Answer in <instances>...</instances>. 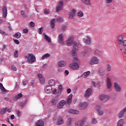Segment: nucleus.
I'll list each match as a JSON object with an SVG mask.
<instances>
[{"instance_id":"1","label":"nucleus","mask_w":126,"mask_h":126,"mask_svg":"<svg viewBox=\"0 0 126 126\" xmlns=\"http://www.w3.org/2000/svg\"><path fill=\"white\" fill-rule=\"evenodd\" d=\"M26 59L28 63H35L36 62V58L32 54H29L28 56H26Z\"/></svg>"},{"instance_id":"2","label":"nucleus","mask_w":126,"mask_h":126,"mask_svg":"<svg viewBox=\"0 0 126 126\" xmlns=\"http://www.w3.org/2000/svg\"><path fill=\"white\" fill-rule=\"evenodd\" d=\"M98 99L100 100V101H102V102L105 103V102H107V101L109 100L110 96L106 94H100L99 96Z\"/></svg>"},{"instance_id":"3","label":"nucleus","mask_w":126,"mask_h":126,"mask_svg":"<svg viewBox=\"0 0 126 126\" xmlns=\"http://www.w3.org/2000/svg\"><path fill=\"white\" fill-rule=\"evenodd\" d=\"M75 42H74V38L73 37L70 36L66 39V45L69 46H72Z\"/></svg>"},{"instance_id":"4","label":"nucleus","mask_w":126,"mask_h":126,"mask_svg":"<svg viewBox=\"0 0 126 126\" xmlns=\"http://www.w3.org/2000/svg\"><path fill=\"white\" fill-rule=\"evenodd\" d=\"M69 67L74 70H77V69L79 68V64H78L76 62H73L69 65Z\"/></svg>"},{"instance_id":"5","label":"nucleus","mask_w":126,"mask_h":126,"mask_svg":"<svg viewBox=\"0 0 126 126\" xmlns=\"http://www.w3.org/2000/svg\"><path fill=\"white\" fill-rule=\"evenodd\" d=\"M113 86L115 89V91L118 93H121L122 92V87L118 84L117 82H114L113 84Z\"/></svg>"},{"instance_id":"6","label":"nucleus","mask_w":126,"mask_h":126,"mask_svg":"<svg viewBox=\"0 0 126 126\" xmlns=\"http://www.w3.org/2000/svg\"><path fill=\"white\" fill-rule=\"evenodd\" d=\"M99 63V59L96 57H93L90 62V64L94 65Z\"/></svg>"},{"instance_id":"7","label":"nucleus","mask_w":126,"mask_h":126,"mask_svg":"<svg viewBox=\"0 0 126 126\" xmlns=\"http://www.w3.org/2000/svg\"><path fill=\"white\" fill-rule=\"evenodd\" d=\"M63 1L61 0L56 7V11L59 12L60 10H62V9H63Z\"/></svg>"},{"instance_id":"8","label":"nucleus","mask_w":126,"mask_h":126,"mask_svg":"<svg viewBox=\"0 0 126 126\" xmlns=\"http://www.w3.org/2000/svg\"><path fill=\"white\" fill-rule=\"evenodd\" d=\"M97 110V113L98 116H103L104 115V111L102 110H101V105L97 104L96 106Z\"/></svg>"},{"instance_id":"9","label":"nucleus","mask_w":126,"mask_h":126,"mask_svg":"<svg viewBox=\"0 0 126 126\" xmlns=\"http://www.w3.org/2000/svg\"><path fill=\"white\" fill-rule=\"evenodd\" d=\"M87 119L86 118H84L80 121L76 122L75 125H77L78 126H83L85 125V123H86Z\"/></svg>"},{"instance_id":"10","label":"nucleus","mask_w":126,"mask_h":126,"mask_svg":"<svg viewBox=\"0 0 126 126\" xmlns=\"http://www.w3.org/2000/svg\"><path fill=\"white\" fill-rule=\"evenodd\" d=\"M58 43L61 45H63V43H64V41L63 40V34L61 33L58 36Z\"/></svg>"},{"instance_id":"11","label":"nucleus","mask_w":126,"mask_h":126,"mask_svg":"<svg viewBox=\"0 0 126 126\" xmlns=\"http://www.w3.org/2000/svg\"><path fill=\"white\" fill-rule=\"evenodd\" d=\"M65 105V100H61L57 105V109H62L63 107Z\"/></svg>"},{"instance_id":"12","label":"nucleus","mask_w":126,"mask_h":126,"mask_svg":"<svg viewBox=\"0 0 126 126\" xmlns=\"http://www.w3.org/2000/svg\"><path fill=\"white\" fill-rule=\"evenodd\" d=\"M76 12V10H74V9H72V10L69 12L68 15L69 17L68 18L69 19H73V17H74L75 15V12Z\"/></svg>"},{"instance_id":"13","label":"nucleus","mask_w":126,"mask_h":126,"mask_svg":"<svg viewBox=\"0 0 126 126\" xmlns=\"http://www.w3.org/2000/svg\"><path fill=\"white\" fill-rule=\"evenodd\" d=\"M91 93H92V89H88L86 90L84 96L86 98H87V97H89L90 95H91Z\"/></svg>"},{"instance_id":"14","label":"nucleus","mask_w":126,"mask_h":126,"mask_svg":"<svg viewBox=\"0 0 126 126\" xmlns=\"http://www.w3.org/2000/svg\"><path fill=\"white\" fill-rule=\"evenodd\" d=\"M3 16L4 18H6L7 16V8L6 6H3L2 8Z\"/></svg>"},{"instance_id":"15","label":"nucleus","mask_w":126,"mask_h":126,"mask_svg":"<svg viewBox=\"0 0 126 126\" xmlns=\"http://www.w3.org/2000/svg\"><path fill=\"white\" fill-rule=\"evenodd\" d=\"M84 42L86 45H90L91 44V38L89 36H87L84 39Z\"/></svg>"},{"instance_id":"16","label":"nucleus","mask_w":126,"mask_h":126,"mask_svg":"<svg viewBox=\"0 0 126 126\" xmlns=\"http://www.w3.org/2000/svg\"><path fill=\"white\" fill-rule=\"evenodd\" d=\"M126 112V107L124 108V109L122 110L118 114V117L119 119H121L123 118L124 115H125V113Z\"/></svg>"},{"instance_id":"17","label":"nucleus","mask_w":126,"mask_h":126,"mask_svg":"<svg viewBox=\"0 0 126 126\" xmlns=\"http://www.w3.org/2000/svg\"><path fill=\"white\" fill-rule=\"evenodd\" d=\"M106 82H107V87L108 89H111L112 87V82H111V79L109 78H106Z\"/></svg>"},{"instance_id":"18","label":"nucleus","mask_w":126,"mask_h":126,"mask_svg":"<svg viewBox=\"0 0 126 126\" xmlns=\"http://www.w3.org/2000/svg\"><path fill=\"white\" fill-rule=\"evenodd\" d=\"M68 113L70 114H73L74 115H78L80 113L79 111L75 109H69Z\"/></svg>"},{"instance_id":"19","label":"nucleus","mask_w":126,"mask_h":126,"mask_svg":"<svg viewBox=\"0 0 126 126\" xmlns=\"http://www.w3.org/2000/svg\"><path fill=\"white\" fill-rule=\"evenodd\" d=\"M38 77L39 78L40 83H42V84H44V83H45V78H44L43 75L41 74H38Z\"/></svg>"},{"instance_id":"20","label":"nucleus","mask_w":126,"mask_h":126,"mask_svg":"<svg viewBox=\"0 0 126 126\" xmlns=\"http://www.w3.org/2000/svg\"><path fill=\"white\" fill-rule=\"evenodd\" d=\"M59 66H60V67H63L66 65V62L64 61H61L58 63Z\"/></svg>"},{"instance_id":"21","label":"nucleus","mask_w":126,"mask_h":126,"mask_svg":"<svg viewBox=\"0 0 126 126\" xmlns=\"http://www.w3.org/2000/svg\"><path fill=\"white\" fill-rule=\"evenodd\" d=\"M50 23H51L50 26L52 29H54V28H55V26H56V19H52L51 20Z\"/></svg>"},{"instance_id":"22","label":"nucleus","mask_w":126,"mask_h":126,"mask_svg":"<svg viewBox=\"0 0 126 126\" xmlns=\"http://www.w3.org/2000/svg\"><path fill=\"white\" fill-rule=\"evenodd\" d=\"M44 121L41 120L37 121L35 123V126H44Z\"/></svg>"},{"instance_id":"23","label":"nucleus","mask_w":126,"mask_h":126,"mask_svg":"<svg viewBox=\"0 0 126 126\" xmlns=\"http://www.w3.org/2000/svg\"><path fill=\"white\" fill-rule=\"evenodd\" d=\"M72 102V94H70L67 98V103L68 105H70Z\"/></svg>"},{"instance_id":"24","label":"nucleus","mask_w":126,"mask_h":126,"mask_svg":"<svg viewBox=\"0 0 126 126\" xmlns=\"http://www.w3.org/2000/svg\"><path fill=\"white\" fill-rule=\"evenodd\" d=\"M63 119L62 117H59L58 119L57 126H61L63 124Z\"/></svg>"},{"instance_id":"25","label":"nucleus","mask_w":126,"mask_h":126,"mask_svg":"<svg viewBox=\"0 0 126 126\" xmlns=\"http://www.w3.org/2000/svg\"><path fill=\"white\" fill-rule=\"evenodd\" d=\"M125 125V120L122 119H120L117 123V126H124Z\"/></svg>"},{"instance_id":"26","label":"nucleus","mask_w":126,"mask_h":126,"mask_svg":"<svg viewBox=\"0 0 126 126\" xmlns=\"http://www.w3.org/2000/svg\"><path fill=\"white\" fill-rule=\"evenodd\" d=\"M48 84L49 86H55L56 85V81L54 79H51L48 82Z\"/></svg>"},{"instance_id":"27","label":"nucleus","mask_w":126,"mask_h":126,"mask_svg":"<svg viewBox=\"0 0 126 126\" xmlns=\"http://www.w3.org/2000/svg\"><path fill=\"white\" fill-rule=\"evenodd\" d=\"M59 101V99L57 97H55L54 98H53L51 100V103L53 106H55V105H57V103H58Z\"/></svg>"},{"instance_id":"28","label":"nucleus","mask_w":126,"mask_h":126,"mask_svg":"<svg viewBox=\"0 0 126 126\" xmlns=\"http://www.w3.org/2000/svg\"><path fill=\"white\" fill-rule=\"evenodd\" d=\"M90 73H91L90 71L85 72L82 75V77H83V78H86V77H87V76H88Z\"/></svg>"},{"instance_id":"29","label":"nucleus","mask_w":126,"mask_h":126,"mask_svg":"<svg viewBox=\"0 0 126 126\" xmlns=\"http://www.w3.org/2000/svg\"><path fill=\"white\" fill-rule=\"evenodd\" d=\"M45 91L47 92V93H49L50 91H52V87H51L50 85L46 86Z\"/></svg>"},{"instance_id":"30","label":"nucleus","mask_w":126,"mask_h":126,"mask_svg":"<svg viewBox=\"0 0 126 126\" xmlns=\"http://www.w3.org/2000/svg\"><path fill=\"white\" fill-rule=\"evenodd\" d=\"M117 39L118 41V44L119 45H121V44H122V42H123V40H124V39L123 38V36L120 35L117 37Z\"/></svg>"},{"instance_id":"31","label":"nucleus","mask_w":126,"mask_h":126,"mask_svg":"<svg viewBox=\"0 0 126 126\" xmlns=\"http://www.w3.org/2000/svg\"><path fill=\"white\" fill-rule=\"evenodd\" d=\"M21 97H22V94L20 93L14 97V100H18Z\"/></svg>"},{"instance_id":"32","label":"nucleus","mask_w":126,"mask_h":126,"mask_svg":"<svg viewBox=\"0 0 126 126\" xmlns=\"http://www.w3.org/2000/svg\"><path fill=\"white\" fill-rule=\"evenodd\" d=\"M105 70L104 69H100L99 71V75L100 76H104L105 75Z\"/></svg>"},{"instance_id":"33","label":"nucleus","mask_w":126,"mask_h":126,"mask_svg":"<svg viewBox=\"0 0 126 126\" xmlns=\"http://www.w3.org/2000/svg\"><path fill=\"white\" fill-rule=\"evenodd\" d=\"M82 1L83 3H85V4H87V5H91L90 0H82Z\"/></svg>"},{"instance_id":"34","label":"nucleus","mask_w":126,"mask_h":126,"mask_svg":"<svg viewBox=\"0 0 126 126\" xmlns=\"http://www.w3.org/2000/svg\"><path fill=\"white\" fill-rule=\"evenodd\" d=\"M51 56L50 54L49 53H46L44 54L42 57H41L42 60H45V59H47L48 58H49V57Z\"/></svg>"},{"instance_id":"35","label":"nucleus","mask_w":126,"mask_h":126,"mask_svg":"<svg viewBox=\"0 0 126 126\" xmlns=\"http://www.w3.org/2000/svg\"><path fill=\"white\" fill-rule=\"evenodd\" d=\"M94 55L95 56H102V53L99 51L98 50H95V51L94 53Z\"/></svg>"},{"instance_id":"36","label":"nucleus","mask_w":126,"mask_h":126,"mask_svg":"<svg viewBox=\"0 0 126 126\" xmlns=\"http://www.w3.org/2000/svg\"><path fill=\"white\" fill-rule=\"evenodd\" d=\"M44 38L46 41H48V43H51L52 42L51 38L49 37V36H48L46 34H44Z\"/></svg>"},{"instance_id":"37","label":"nucleus","mask_w":126,"mask_h":126,"mask_svg":"<svg viewBox=\"0 0 126 126\" xmlns=\"http://www.w3.org/2000/svg\"><path fill=\"white\" fill-rule=\"evenodd\" d=\"M74 46L73 47V50H75V51H77L78 50V44H77V42H74Z\"/></svg>"},{"instance_id":"38","label":"nucleus","mask_w":126,"mask_h":126,"mask_svg":"<svg viewBox=\"0 0 126 126\" xmlns=\"http://www.w3.org/2000/svg\"><path fill=\"white\" fill-rule=\"evenodd\" d=\"M0 89L3 91V92H6V89L3 87V85H2V83H0Z\"/></svg>"},{"instance_id":"39","label":"nucleus","mask_w":126,"mask_h":126,"mask_svg":"<svg viewBox=\"0 0 126 126\" xmlns=\"http://www.w3.org/2000/svg\"><path fill=\"white\" fill-rule=\"evenodd\" d=\"M14 37H15V38H16L17 39H19V38L21 37V33H20V32H18L15 34Z\"/></svg>"},{"instance_id":"40","label":"nucleus","mask_w":126,"mask_h":126,"mask_svg":"<svg viewBox=\"0 0 126 126\" xmlns=\"http://www.w3.org/2000/svg\"><path fill=\"white\" fill-rule=\"evenodd\" d=\"M6 113V108H3L0 110V115H4Z\"/></svg>"},{"instance_id":"41","label":"nucleus","mask_w":126,"mask_h":126,"mask_svg":"<svg viewBox=\"0 0 126 126\" xmlns=\"http://www.w3.org/2000/svg\"><path fill=\"white\" fill-rule=\"evenodd\" d=\"M81 107L82 109H85L86 107H87V102H84L81 105Z\"/></svg>"},{"instance_id":"42","label":"nucleus","mask_w":126,"mask_h":126,"mask_svg":"<svg viewBox=\"0 0 126 126\" xmlns=\"http://www.w3.org/2000/svg\"><path fill=\"white\" fill-rule=\"evenodd\" d=\"M76 50H73L71 51V55L72 56V57H76V56H77V55L76 54Z\"/></svg>"},{"instance_id":"43","label":"nucleus","mask_w":126,"mask_h":126,"mask_svg":"<svg viewBox=\"0 0 126 126\" xmlns=\"http://www.w3.org/2000/svg\"><path fill=\"white\" fill-rule=\"evenodd\" d=\"M106 69H107V71H111L112 69V66H111V65H110L109 64H108Z\"/></svg>"},{"instance_id":"44","label":"nucleus","mask_w":126,"mask_h":126,"mask_svg":"<svg viewBox=\"0 0 126 126\" xmlns=\"http://www.w3.org/2000/svg\"><path fill=\"white\" fill-rule=\"evenodd\" d=\"M43 30L42 27L40 28L38 30V32L39 34H43Z\"/></svg>"},{"instance_id":"45","label":"nucleus","mask_w":126,"mask_h":126,"mask_svg":"<svg viewBox=\"0 0 126 126\" xmlns=\"http://www.w3.org/2000/svg\"><path fill=\"white\" fill-rule=\"evenodd\" d=\"M63 91V86L62 85H60L59 86V91L58 92L61 93Z\"/></svg>"},{"instance_id":"46","label":"nucleus","mask_w":126,"mask_h":126,"mask_svg":"<svg viewBox=\"0 0 126 126\" xmlns=\"http://www.w3.org/2000/svg\"><path fill=\"white\" fill-rule=\"evenodd\" d=\"M21 14L23 17H27V16L25 15V11L22 10L21 11Z\"/></svg>"},{"instance_id":"47","label":"nucleus","mask_w":126,"mask_h":126,"mask_svg":"<svg viewBox=\"0 0 126 126\" xmlns=\"http://www.w3.org/2000/svg\"><path fill=\"white\" fill-rule=\"evenodd\" d=\"M73 63H78V59H77V57L76 56L73 58Z\"/></svg>"},{"instance_id":"48","label":"nucleus","mask_w":126,"mask_h":126,"mask_svg":"<svg viewBox=\"0 0 126 126\" xmlns=\"http://www.w3.org/2000/svg\"><path fill=\"white\" fill-rule=\"evenodd\" d=\"M11 67L14 71H16V70H17V67L13 65H11Z\"/></svg>"},{"instance_id":"49","label":"nucleus","mask_w":126,"mask_h":126,"mask_svg":"<svg viewBox=\"0 0 126 126\" xmlns=\"http://www.w3.org/2000/svg\"><path fill=\"white\" fill-rule=\"evenodd\" d=\"M57 22H62V21H63V18H58L56 19Z\"/></svg>"},{"instance_id":"50","label":"nucleus","mask_w":126,"mask_h":126,"mask_svg":"<svg viewBox=\"0 0 126 126\" xmlns=\"http://www.w3.org/2000/svg\"><path fill=\"white\" fill-rule=\"evenodd\" d=\"M66 29V27L65 26H62L61 27V30L63 32V31H65V30Z\"/></svg>"},{"instance_id":"51","label":"nucleus","mask_w":126,"mask_h":126,"mask_svg":"<svg viewBox=\"0 0 126 126\" xmlns=\"http://www.w3.org/2000/svg\"><path fill=\"white\" fill-rule=\"evenodd\" d=\"M98 123V121H97V120H96V119L94 118L92 120V123L94 125H96V124H97Z\"/></svg>"},{"instance_id":"52","label":"nucleus","mask_w":126,"mask_h":126,"mask_svg":"<svg viewBox=\"0 0 126 126\" xmlns=\"http://www.w3.org/2000/svg\"><path fill=\"white\" fill-rule=\"evenodd\" d=\"M78 15L79 17H82V16H83L84 14L83 12L80 11L78 13Z\"/></svg>"},{"instance_id":"53","label":"nucleus","mask_w":126,"mask_h":126,"mask_svg":"<svg viewBox=\"0 0 126 126\" xmlns=\"http://www.w3.org/2000/svg\"><path fill=\"white\" fill-rule=\"evenodd\" d=\"M14 57H15V58H17L18 57V51H17V50L15 51Z\"/></svg>"},{"instance_id":"54","label":"nucleus","mask_w":126,"mask_h":126,"mask_svg":"<svg viewBox=\"0 0 126 126\" xmlns=\"http://www.w3.org/2000/svg\"><path fill=\"white\" fill-rule=\"evenodd\" d=\"M0 34L3 35V36L6 35V33H5V32L2 31L1 30H0Z\"/></svg>"},{"instance_id":"55","label":"nucleus","mask_w":126,"mask_h":126,"mask_svg":"<svg viewBox=\"0 0 126 126\" xmlns=\"http://www.w3.org/2000/svg\"><path fill=\"white\" fill-rule=\"evenodd\" d=\"M30 25H31V27H35V23L32 21L30 22Z\"/></svg>"},{"instance_id":"56","label":"nucleus","mask_w":126,"mask_h":126,"mask_svg":"<svg viewBox=\"0 0 126 126\" xmlns=\"http://www.w3.org/2000/svg\"><path fill=\"white\" fill-rule=\"evenodd\" d=\"M23 33L24 34H27L28 33V29H25L23 30Z\"/></svg>"},{"instance_id":"57","label":"nucleus","mask_w":126,"mask_h":126,"mask_svg":"<svg viewBox=\"0 0 126 126\" xmlns=\"http://www.w3.org/2000/svg\"><path fill=\"white\" fill-rule=\"evenodd\" d=\"M17 115L18 117H20V116H21V112H20V110H18L17 111Z\"/></svg>"},{"instance_id":"58","label":"nucleus","mask_w":126,"mask_h":126,"mask_svg":"<svg viewBox=\"0 0 126 126\" xmlns=\"http://www.w3.org/2000/svg\"><path fill=\"white\" fill-rule=\"evenodd\" d=\"M44 12L46 14H49V13H50V10L45 9V10H44Z\"/></svg>"},{"instance_id":"59","label":"nucleus","mask_w":126,"mask_h":126,"mask_svg":"<svg viewBox=\"0 0 126 126\" xmlns=\"http://www.w3.org/2000/svg\"><path fill=\"white\" fill-rule=\"evenodd\" d=\"M71 124V122L70 121V120H68L67 121V126H70V125Z\"/></svg>"},{"instance_id":"60","label":"nucleus","mask_w":126,"mask_h":126,"mask_svg":"<svg viewBox=\"0 0 126 126\" xmlns=\"http://www.w3.org/2000/svg\"><path fill=\"white\" fill-rule=\"evenodd\" d=\"M113 1V0H106V3L108 4V3H111Z\"/></svg>"},{"instance_id":"61","label":"nucleus","mask_w":126,"mask_h":126,"mask_svg":"<svg viewBox=\"0 0 126 126\" xmlns=\"http://www.w3.org/2000/svg\"><path fill=\"white\" fill-rule=\"evenodd\" d=\"M91 84L94 87H96V84L94 81L92 82Z\"/></svg>"},{"instance_id":"62","label":"nucleus","mask_w":126,"mask_h":126,"mask_svg":"<svg viewBox=\"0 0 126 126\" xmlns=\"http://www.w3.org/2000/svg\"><path fill=\"white\" fill-rule=\"evenodd\" d=\"M14 43L16 44V45H19V41L17 39L14 40Z\"/></svg>"},{"instance_id":"63","label":"nucleus","mask_w":126,"mask_h":126,"mask_svg":"<svg viewBox=\"0 0 126 126\" xmlns=\"http://www.w3.org/2000/svg\"><path fill=\"white\" fill-rule=\"evenodd\" d=\"M34 84H35V81H34V80L31 81V86H33L34 85Z\"/></svg>"},{"instance_id":"64","label":"nucleus","mask_w":126,"mask_h":126,"mask_svg":"<svg viewBox=\"0 0 126 126\" xmlns=\"http://www.w3.org/2000/svg\"><path fill=\"white\" fill-rule=\"evenodd\" d=\"M123 46L126 48V40H124L123 42Z\"/></svg>"}]
</instances>
